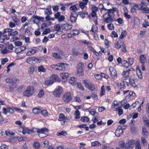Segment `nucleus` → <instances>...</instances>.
Instances as JSON below:
<instances>
[{
	"label": "nucleus",
	"instance_id": "1",
	"mask_svg": "<svg viewBox=\"0 0 149 149\" xmlns=\"http://www.w3.org/2000/svg\"><path fill=\"white\" fill-rule=\"evenodd\" d=\"M35 89L33 87L29 86L23 93V95L27 97L32 95L34 93Z\"/></svg>",
	"mask_w": 149,
	"mask_h": 149
},
{
	"label": "nucleus",
	"instance_id": "2",
	"mask_svg": "<svg viewBox=\"0 0 149 149\" xmlns=\"http://www.w3.org/2000/svg\"><path fill=\"white\" fill-rule=\"evenodd\" d=\"M84 65L79 63L77 67V73L79 76H82L84 73Z\"/></svg>",
	"mask_w": 149,
	"mask_h": 149
},
{
	"label": "nucleus",
	"instance_id": "3",
	"mask_svg": "<svg viewBox=\"0 0 149 149\" xmlns=\"http://www.w3.org/2000/svg\"><path fill=\"white\" fill-rule=\"evenodd\" d=\"M103 18L104 22L107 23H111L114 21L111 15H109V14L104 13L103 15Z\"/></svg>",
	"mask_w": 149,
	"mask_h": 149
},
{
	"label": "nucleus",
	"instance_id": "4",
	"mask_svg": "<svg viewBox=\"0 0 149 149\" xmlns=\"http://www.w3.org/2000/svg\"><path fill=\"white\" fill-rule=\"evenodd\" d=\"M84 83L86 87L91 91H93L95 89V87L90 81L87 80H84Z\"/></svg>",
	"mask_w": 149,
	"mask_h": 149
},
{
	"label": "nucleus",
	"instance_id": "5",
	"mask_svg": "<svg viewBox=\"0 0 149 149\" xmlns=\"http://www.w3.org/2000/svg\"><path fill=\"white\" fill-rule=\"evenodd\" d=\"M63 90L61 86H58L55 89L54 93V95L56 97H58L61 95L63 92Z\"/></svg>",
	"mask_w": 149,
	"mask_h": 149
},
{
	"label": "nucleus",
	"instance_id": "6",
	"mask_svg": "<svg viewBox=\"0 0 149 149\" xmlns=\"http://www.w3.org/2000/svg\"><path fill=\"white\" fill-rule=\"evenodd\" d=\"M78 15L75 12H72L70 14V21L72 23H74L76 22Z\"/></svg>",
	"mask_w": 149,
	"mask_h": 149
},
{
	"label": "nucleus",
	"instance_id": "7",
	"mask_svg": "<svg viewBox=\"0 0 149 149\" xmlns=\"http://www.w3.org/2000/svg\"><path fill=\"white\" fill-rule=\"evenodd\" d=\"M125 85L128 87L131 88L132 87H135L136 86V84L134 80L132 78H130L129 81H125Z\"/></svg>",
	"mask_w": 149,
	"mask_h": 149
},
{
	"label": "nucleus",
	"instance_id": "8",
	"mask_svg": "<svg viewBox=\"0 0 149 149\" xmlns=\"http://www.w3.org/2000/svg\"><path fill=\"white\" fill-rule=\"evenodd\" d=\"M72 99V97L70 93L68 92L64 95L63 100L64 102H68Z\"/></svg>",
	"mask_w": 149,
	"mask_h": 149
},
{
	"label": "nucleus",
	"instance_id": "9",
	"mask_svg": "<svg viewBox=\"0 0 149 149\" xmlns=\"http://www.w3.org/2000/svg\"><path fill=\"white\" fill-rule=\"evenodd\" d=\"M131 69H133V68H131L130 69L124 71L123 72L122 75L123 77V79H130L129 74L130 72V71H131Z\"/></svg>",
	"mask_w": 149,
	"mask_h": 149
},
{
	"label": "nucleus",
	"instance_id": "10",
	"mask_svg": "<svg viewBox=\"0 0 149 149\" xmlns=\"http://www.w3.org/2000/svg\"><path fill=\"white\" fill-rule=\"evenodd\" d=\"M134 140L128 141L126 143V149H130L134 147Z\"/></svg>",
	"mask_w": 149,
	"mask_h": 149
},
{
	"label": "nucleus",
	"instance_id": "11",
	"mask_svg": "<svg viewBox=\"0 0 149 149\" xmlns=\"http://www.w3.org/2000/svg\"><path fill=\"white\" fill-rule=\"evenodd\" d=\"M5 81L7 83L15 84L17 82H19V81L17 79L15 78L13 79L9 77L6 79Z\"/></svg>",
	"mask_w": 149,
	"mask_h": 149
},
{
	"label": "nucleus",
	"instance_id": "12",
	"mask_svg": "<svg viewBox=\"0 0 149 149\" xmlns=\"http://www.w3.org/2000/svg\"><path fill=\"white\" fill-rule=\"evenodd\" d=\"M98 8L95 5H93L92 7V12L91 14L92 17H96L97 18L96 12L98 11Z\"/></svg>",
	"mask_w": 149,
	"mask_h": 149
},
{
	"label": "nucleus",
	"instance_id": "13",
	"mask_svg": "<svg viewBox=\"0 0 149 149\" xmlns=\"http://www.w3.org/2000/svg\"><path fill=\"white\" fill-rule=\"evenodd\" d=\"M9 39V36L6 34L3 33L2 35V33L0 31V42H3L5 40H8Z\"/></svg>",
	"mask_w": 149,
	"mask_h": 149
},
{
	"label": "nucleus",
	"instance_id": "14",
	"mask_svg": "<svg viewBox=\"0 0 149 149\" xmlns=\"http://www.w3.org/2000/svg\"><path fill=\"white\" fill-rule=\"evenodd\" d=\"M72 25L69 24L67 23L63 24L61 25L62 28L64 30L67 31L70 29L72 27Z\"/></svg>",
	"mask_w": 149,
	"mask_h": 149
},
{
	"label": "nucleus",
	"instance_id": "15",
	"mask_svg": "<svg viewBox=\"0 0 149 149\" xmlns=\"http://www.w3.org/2000/svg\"><path fill=\"white\" fill-rule=\"evenodd\" d=\"M61 76L62 78V81L65 82L67 80L69 74L68 73L63 72L61 74Z\"/></svg>",
	"mask_w": 149,
	"mask_h": 149
},
{
	"label": "nucleus",
	"instance_id": "16",
	"mask_svg": "<svg viewBox=\"0 0 149 149\" xmlns=\"http://www.w3.org/2000/svg\"><path fill=\"white\" fill-rule=\"evenodd\" d=\"M120 127H118L115 132L116 136L118 137L120 136L123 133V131L120 129Z\"/></svg>",
	"mask_w": 149,
	"mask_h": 149
},
{
	"label": "nucleus",
	"instance_id": "17",
	"mask_svg": "<svg viewBox=\"0 0 149 149\" xmlns=\"http://www.w3.org/2000/svg\"><path fill=\"white\" fill-rule=\"evenodd\" d=\"M65 69L64 64L60 63L57 64V70H63Z\"/></svg>",
	"mask_w": 149,
	"mask_h": 149
},
{
	"label": "nucleus",
	"instance_id": "18",
	"mask_svg": "<svg viewBox=\"0 0 149 149\" xmlns=\"http://www.w3.org/2000/svg\"><path fill=\"white\" fill-rule=\"evenodd\" d=\"M140 58V62L142 64H143L146 61V56L144 55H141Z\"/></svg>",
	"mask_w": 149,
	"mask_h": 149
},
{
	"label": "nucleus",
	"instance_id": "19",
	"mask_svg": "<svg viewBox=\"0 0 149 149\" xmlns=\"http://www.w3.org/2000/svg\"><path fill=\"white\" fill-rule=\"evenodd\" d=\"M122 42L121 40H119L118 42L115 44V47L117 49H119L121 47L122 45Z\"/></svg>",
	"mask_w": 149,
	"mask_h": 149
},
{
	"label": "nucleus",
	"instance_id": "20",
	"mask_svg": "<svg viewBox=\"0 0 149 149\" xmlns=\"http://www.w3.org/2000/svg\"><path fill=\"white\" fill-rule=\"evenodd\" d=\"M72 54L76 56H78L80 54H82L84 53V51L81 50V51L75 50H72Z\"/></svg>",
	"mask_w": 149,
	"mask_h": 149
},
{
	"label": "nucleus",
	"instance_id": "21",
	"mask_svg": "<svg viewBox=\"0 0 149 149\" xmlns=\"http://www.w3.org/2000/svg\"><path fill=\"white\" fill-rule=\"evenodd\" d=\"M36 52V50L35 47H33L30 51L29 52L26 54L28 56H31Z\"/></svg>",
	"mask_w": 149,
	"mask_h": 149
},
{
	"label": "nucleus",
	"instance_id": "22",
	"mask_svg": "<svg viewBox=\"0 0 149 149\" xmlns=\"http://www.w3.org/2000/svg\"><path fill=\"white\" fill-rule=\"evenodd\" d=\"M141 10L144 13L149 14V8L145 5H143Z\"/></svg>",
	"mask_w": 149,
	"mask_h": 149
},
{
	"label": "nucleus",
	"instance_id": "23",
	"mask_svg": "<svg viewBox=\"0 0 149 149\" xmlns=\"http://www.w3.org/2000/svg\"><path fill=\"white\" fill-rule=\"evenodd\" d=\"M107 10H106L107 11L105 13L108 14L109 15H111V14H113L116 11V8H113L112 9H108L107 8Z\"/></svg>",
	"mask_w": 149,
	"mask_h": 149
},
{
	"label": "nucleus",
	"instance_id": "24",
	"mask_svg": "<svg viewBox=\"0 0 149 149\" xmlns=\"http://www.w3.org/2000/svg\"><path fill=\"white\" fill-rule=\"evenodd\" d=\"M121 108V107H118L115 108L114 110L116 111H118V114L119 115H122L123 113V110Z\"/></svg>",
	"mask_w": 149,
	"mask_h": 149
},
{
	"label": "nucleus",
	"instance_id": "25",
	"mask_svg": "<svg viewBox=\"0 0 149 149\" xmlns=\"http://www.w3.org/2000/svg\"><path fill=\"white\" fill-rule=\"evenodd\" d=\"M50 79L54 80H55L58 81H60L61 80L58 76L56 74H53L50 77Z\"/></svg>",
	"mask_w": 149,
	"mask_h": 149
},
{
	"label": "nucleus",
	"instance_id": "26",
	"mask_svg": "<svg viewBox=\"0 0 149 149\" xmlns=\"http://www.w3.org/2000/svg\"><path fill=\"white\" fill-rule=\"evenodd\" d=\"M36 59V58L35 57H30L27 59L26 61L28 63L31 64L33 63V61H35Z\"/></svg>",
	"mask_w": 149,
	"mask_h": 149
},
{
	"label": "nucleus",
	"instance_id": "27",
	"mask_svg": "<svg viewBox=\"0 0 149 149\" xmlns=\"http://www.w3.org/2000/svg\"><path fill=\"white\" fill-rule=\"evenodd\" d=\"M125 81H121L120 83H118V88L120 89L123 88L125 86Z\"/></svg>",
	"mask_w": 149,
	"mask_h": 149
},
{
	"label": "nucleus",
	"instance_id": "28",
	"mask_svg": "<svg viewBox=\"0 0 149 149\" xmlns=\"http://www.w3.org/2000/svg\"><path fill=\"white\" fill-rule=\"evenodd\" d=\"M33 18L34 19H37V20L38 22V23H39V21L43 22L44 20V18L43 17L33 15Z\"/></svg>",
	"mask_w": 149,
	"mask_h": 149
},
{
	"label": "nucleus",
	"instance_id": "29",
	"mask_svg": "<svg viewBox=\"0 0 149 149\" xmlns=\"http://www.w3.org/2000/svg\"><path fill=\"white\" fill-rule=\"evenodd\" d=\"M45 132H48V130L47 128H42L41 129H38L37 133L42 134H43Z\"/></svg>",
	"mask_w": 149,
	"mask_h": 149
},
{
	"label": "nucleus",
	"instance_id": "30",
	"mask_svg": "<svg viewBox=\"0 0 149 149\" xmlns=\"http://www.w3.org/2000/svg\"><path fill=\"white\" fill-rule=\"evenodd\" d=\"M88 14V13L87 12H83L80 11L78 13V15H79L82 18L84 19L85 15H87Z\"/></svg>",
	"mask_w": 149,
	"mask_h": 149
},
{
	"label": "nucleus",
	"instance_id": "31",
	"mask_svg": "<svg viewBox=\"0 0 149 149\" xmlns=\"http://www.w3.org/2000/svg\"><path fill=\"white\" fill-rule=\"evenodd\" d=\"M22 133L23 134H24L26 133L30 134V130H29L27 127H24L23 128Z\"/></svg>",
	"mask_w": 149,
	"mask_h": 149
},
{
	"label": "nucleus",
	"instance_id": "32",
	"mask_svg": "<svg viewBox=\"0 0 149 149\" xmlns=\"http://www.w3.org/2000/svg\"><path fill=\"white\" fill-rule=\"evenodd\" d=\"M137 67L136 68V72L137 75L139 78L140 79H142V76L141 71Z\"/></svg>",
	"mask_w": 149,
	"mask_h": 149
},
{
	"label": "nucleus",
	"instance_id": "33",
	"mask_svg": "<svg viewBox=\"0 0 149 149\" xmlns=\"http://www.w3.org/2000/svg\"><path fill=\"white\" fill-rule=\"evenodd\" d=\"M120 147L123 149H126V144H125V142L124 141H121L119 142Z\"/></svg>",
	"mask_w": 149,
	"mask_h": 149
},
{
	"label": "nucleus",
	"instance_id": "34",
	"mask_svg": "<svg viewBox=\"0 0 149 149\" xmlns=\"http://www.w3.org/2000/svg\"><path fill=\"white\" fill-rule=\"evenodd\" d=\"M127 35V32L125 30H122L121 34L120 35L119 38L121 39H123L124 37H125Z\"/></svg>",
	"mask_w": 149,
	"mask_h": 149
},
{
	"label": "nucleus",
	"instance_id": "35",
	"mask_svg": "<svg viewBox=\"0 0 149 149\" xmlns=\"http://www.w3.org/2000/svg\"><path fill=\"white\" fill-rule=\"evenodd\" d=\"M98 28L96 25H93L92 27L91 31L94 33H97L98 32Z\"/></svg>",
	"mask_w": 149,
	"mask_h": 149
},
{
	"label": "nucleus",
	"instance_id": "36",
	"mask_svg": "<svg viewBox=\"0 0 149 149\" xmlns=\"http://www.w3.org/2000/svg\"><path fill=\"white\" fill-rule=\"evenodd\" d=\"M76 79L74 77H72L69 80V82L72 85H74L76 82Z\"/></svg>",
	"mask_w": 149,
	"mask_h": 149
},
{
	"label": "nucleus",
	"instance_id": "37",
	"mask_svg": "<svg viewBox=\"0 0 149 149\" xmlns=\"http://www.w3.org/2000/svg\"><path fill=\"white\" fill-rule=\"evenodd\" d=\"M80 31L78 30L74 29L72 32L71 34L73 36H75L79 33Z\"/></svg>",
	"mask_w": 149,
	"mask_h": 149
},
{
	"label": "nucleus",
	"instance_id": "38",
	"mask_svg": "<svg viewBox=\"0 0 149 149\" xmlns=\"http://www.w3.org/2000/svg\"><path fill=\"white\" fill-rule=\"evenodd\" d=\"M80 120L83 122L86 123L89 121V118L87 116H83L81 117Z\"/></svg>",
	"mask_w": 149,
	"mask_h": 149
},
{
	"label": "nucleus",
	"instance_id": "39",
	"mask_svg": "<svg viewBox=\"0 0 149 149\" xmlns=\"http://www.w3.org/2000/svg\"><path fill=\"white\" fill-rule=\"evenodd\" d=\"M98 7L100 10V12L102 13L103 11L104 10H107V8H105L104 6L102 4H100L99 5Z\"/></svg>",
	"mask_w": 149,
	"mask_h": 149
},
{
	"label": "nucleus",
	"instance_id": "40",
	"mask_svg": "<svg viewBox=\"0 0 149 149\" xmlns=\"http://www.w3.org/2000/svg\"><path fill=\"white\" fill-rule=\"evenodd\" d=\"M53 56L56 59H61V57L57 53L54 52L52 54Z\"/></svg>",
	"mask_w": 149,
	"mask_h": 149
},
{
	"label": "nucleus",
	"instance_id": "41",
	"mask_svg": "<svg viewBox=\"0 0 149 149\" xmlns=\"http://www.w3.org/2000/svg\"><path fill=\"white\" fill-rule=\"evenodd\" d=\"M33 113L36 114H37L40 113L41 112V109L39 108L36 107L33 109L32 110Z\"/></svg>",
	"mask_w": 149,
	"mask_h": 149
},
{
	"label": "nucleus",
	"instance_id": "42",
	"mask_svg": "<svg viewBox=\"0 0 149 149\" xmlns=\"http://www.w3.org/2000/svg\"><path fill=\"white\" fill-rule=\"evenodd\" d=\"M44 95V92L43 89H41L40 90L38 94V96L39 98L42 97Z\"/></svg>",
	"mask_w": 149,
	"mask_h": 149
},
{
	"label": "nucleus",
	"instance_id": "43",
	"mask_svg": "<svg viewBox=\"0 0 149 149\" xmlns=\"http://www.w3.org/2000/svg\"><path fill=\"white\" fill-rule=\"evenodd\" d=\"M105 94V87L104 85H102L101 88V92L100 95L101 96L104 95Z\"/></svg>",
	"mask_w": 149,
	"mask_h": 149
},
{
	"label": "nucleus",
	"instance_id": "44",
	"mask_svg": "<svg viewBox=\"0 0 149 149\" xmlns=\"http://www.w3.org/2000/svg\"><path fill=\"white\" fill-rule=\"evenodd\" d=\"M38 71L39 72H45L46 71L45 68L43 66L41 65L39 66L38 68Z\"/></svg>",
	"mask_w": 149,
	"mask_h": 149
},
{
	"label": "nucleus",
	"instance_id": "45",
	"mask_svg": "<svg viewBox=\"0 0 149 149\" xmlns=\"http://www.w3.org/2000/svg\"><path fill=\"white\" fill-rule=\"evenodd\" d=\"M65 119V115L62 113H61L59 115V118L58 120L59 121H62Z\"/></svg>",
	"mask_w": 149,
	"mask_h": 149
},
{
	"label": "nucleus",
	"instance_id": "46",
	"mask_svg": "<svg viewBox=\"0 0 149 149\" xmlns=\"http://www.w3.org/2000/svg\"><path fill=\"white\" fill-rule=\"evenodd\" d=\"M135 149H141V146L139 141H137L135 144Z\"/></svg>",
	"mask_w": 149,
	"mask_h": 149
},
{
	"label": "nucleus",
	"instance_id": "47",
	"mask_svg": "<svg viewBox=\"0 0 149 149\" xmlns=\"http://www.w3.org/2000/svg\"><path fill=\"white\" fill-rule=\"evenodd\" d=\"M80 113L78 110L75 111L74 115L75 116V118L77 119H79L80 118Z\"/></svg>",
	"mask_w": 149,
	"mask_h": 149
},
{
	"label": "nucleus",
	"instance_id": "48",
	"mask_svg": "<svg viewBox=\"0 0 149 149\" xmlns=\"http://www.w3.org/2000/svg\"><path fill=\"white\" fill-rule=\"evenodd\" d=\"M33 147L37 149H38L40 146V145L39 142H35L33 144Z\"/></svg>",
	"mask_w": 149,
	"mask_h": 149
},
{
	"label": "nucleus",
	"instance_id": "49",
	"mask_svg": "<svg viewBox=\"0 0 149 149\" xmlns=\"http://www.w3.org/2000/svg\"><path fill=\"white\" fill-rule=\"evenodd\" d=\"M45 14L47 16H49L52 13V12L51 10L46 9L44 11Z\"/></svg>",
	"mask_w": 149,
	"mask_h": 149
},
{
	"label": "nucleus",
	"instance_id": "50",
	"mask_svg": "<svg viewBox=\"0 0 149 149\" xmlns=\"http://www.w3.org/2000/svg\"><path fill=\"white\" fill-rule=\"evenodd\" d=\"M54 82V81L52 79L48 80L45 81V84L47 85H49L51 84H52Z\"/></svg>",
	"mask_w": 149,
	"mask_h": 149
},
{
	"label": "nucleus",
	"instance_id": "51",
	"mask_svg": "<svg viewBox=\"0 0 149 149\" xmlns=\"http://www.w3.org/2000/svg\"><path fill=\"white\" fill-rule=\"evenodd\" d=\"M122 63L123 66L124 67L127 68L129 66V63L127 62V61L125 60L123 61Z\"/></svg>",
	"mask_w": 149,
	"mask_h": 149
},
{
	"label": "nucleus",
	"instance_id": "52",
	"mask_svg": "<svg viewBox=\"0 0 149 149\" xmlns=\"http://www.w3.org/2000/svg\"><path fill=\"white\" fill-rule=\"evenodd\" d=\"M141 141L142 143L144 146H145L147 144V141L146 139L144 137H142L141 138Z\"/></svg>",
	"mask_w": 149,
	"mask_h": 149
},
{
	"label": "nucleus",
	"instance_id": "53",
	"mask_svg": "<svg viewBox=\"0 0 149 149\" xmlns=\"http://www.w3.org/2000/svg\"><path fill=\"white\" fill-rule=\"evenodd\" d=\"M40 112L43 116H48V113L46 110H43L41 111Z\"/></svg>",
	"mask_w": 149,
	"mask_h": 149
},
{
	"label": "nucleus",
	"instance_id": "54",
	"mask_svg": "<svg viewBox=\"0 0 149 149\" xmlns=\"http://www.w3.org/2000/svg\"><path fill=\"white\" fill-rule=\"evenodd\" d=\"M142 133L144 135H146L148 134V131L147 130L145 126L142 127Z\"/></svg>",
	"mask_w": 149,
	"mask_h": 149
},
{
	"label": "nucleus",
	"instance_id": "55",
	"mask_svg": "<svg viewBox=\"0 0 149 149\" xmlns=\"http://www.w3.org/2000/svg\"><path fill=\"white\" fill-rule=\"evenodd\" d=\"M67 134V133L65 131H61V132H59L57 133V136H60L61 135L65 136Z\"/></svg>",
	"mask_w": 149,
	"mask_h": 149
},
{
	"label": "nucleus",
	"instance_id": "56",
	"mask_svg": "<svg viewBox=\"0 0 149 149\" xmlns=\"http://www.w3.org/2000/svg\"><path fill=\"white\" fill-rule=\"evenodd\" d=\"M70 10L73 11V12H75L77 10V8L74 5H73L71 6L70 8Z\"/></svg>",
	"mask_w": 149,
	"mask_h": 149
},
{
	"label": "nucleus",
	"instance_id": "57",
	"mask_svg": "<svg viewBox=\"0 0 149 149\" xmlns=\"http://www.w3.org/2000/svg\"><path fill=\"white\" fill-rule=\"evenodd\" d=\"M118 105L119 104H118L117 101H115L113 102V103H112L111 107L113 109L115 107L118 106Z\"/></svg>",
	"mask_w": 149,
	"mask_h": 149
},
{
	"label": "nucleus",
	"instance_id": "58",
	"mask_svg": "<svg viewBox=\"0 0 149 149\" xmlns=\"http://www.w3.org/2000/svg\"><path fill=\"white\" fill-rule=\"evenodd\" d=\"M45 19L47 21H49L50 20L54 21L55 19L54 18L52 17L49 16H47L45 17Z\"/></svg>",
	"mask_w": 149,
	"mask_h": 149
},
{
	"label": "nucleus",
	"instance_id": "59",
	"mask_svg": "<svg viewBox=\"0 0 149 149\" xmlns=\"http://www.w3.org/2000/svg\"><path fill=\"white\" fill-rule=\"evenodd\" d=\"M65 19V16L63 15H62L60 16L59 18L58 19V20L59 22H61L63 21Z\"/></svg>",
	"mask_w": 149,
	"mask_h": 149
},
{
	"label": "nucleus",
	"instance_id": "60",
	"mask_svg": "<svg viewBox=\"0 0 149 149\" xmlns=\"http://www.w3.org/2000/svg\"><path fill=\"white\" fill-rule=\"evenodd\" d=\"M108 28L111 30H113L114 29V26L113 24L110 23L107 26Z\"/></svg>",
	"mask_w": 149,
	"mask_h": 149
},
{
	"label": "nucleus",
	"instance_id": "61",
	"mask_svg": "<svg viewBox=\"0 0 149 149\" xmlns=\"http://www.w3.org/2000/svg\"><path fill=\"white\" fill-rule=\"evenodd\" d=\"M121 49L123 51V52H127V50L126 49V47H125V44L124 43V42H122V45L121 47Z\"/></svg>",
	"mask_w": 149,
	"mask_h": 149
},
{
	"label": "nucleus",
	"instance_id": "62",
	"mask_svg": "<svg viewBox=\"0 0 149 149\" xmlns=\"http://www.w3.org/2000/svg\"><path fill=\"white\" fill-rule=\"evenodd\" d=\"M89 113L92 116H94L95 115L97 116L98 115V113H97L95 111H88Z\"/></svg>",
	"mask_w": 149,
	"mask_h": 149
},
{
	"label": "nucleus",
	"instance_id": "63",
	"mask_svg": "<svg viewBox=\"0 0 149 149\" xmlns=\"http://www.w3.org/2000/svg\"><path fill=\"white\" fill-rule=\"evenodd\" d=\"M8 61L7 58H5L1 59V63L2 65H4Z\"/></svg>",
	"mask_w": 149,
	"mask_h": 149
},
{
	"label": "nucleus",
	"instance_id": "64",
	"mask_svg": "<svg viewBox=\"0 0 149 149\" xmlns=\"http://www.w3.org/2000/svg\"><path fill=\"white\" fill-rule=\"evenodd\" d=\"M8 146L5 144H3L0 146V149H8Z\"/></svg>",
	"mask_w": 149,
	"mask_h": 149
}]
</instances>
